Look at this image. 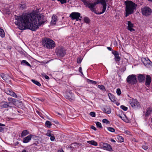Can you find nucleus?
Instances as JSON below:
<instances>
[{
    "mask_svg": "<svg viewBox=\"0 0 152 152\" xmlns=\"http://www.w3.org/2000/svg\"><path fill=\"white\" fill-rule=\"evenodd\" d=\"M105 150L109 151H113L111 146L107 143H105Z\"/></svg>",
    "mask_w": 152,
    "mask_h": 152,
    "instance_id": "23",
    "label": "nucleus"
},
{
    "mask_svg": "<svg viewBox=\"0 0 152 152\" xmlns=\"http://www.w3.org/2000/svg\"><path fill=\"white\" fill-rule=\"evenodd\" d=\"M142 147L143 149L145 150H146L148 149V147L146 145H143Z\"/></svg>",
    "mask_w": 152,
    "mask_h": 152,
    "instance_id": "45",
    "label": "nucleus"
},
{
    "mask_svg": "<svg viewBox=\"0 0 152 152\" xmlns=\"http://www.w3.org/2000/svg\"><path fill=\"white\" fill-rule=\"evenodd\" d=\"M109 97L111 101L112 102H114L116 100L115 96L110 93L108 94Z\"/></svg>",
    "mask_w": 152,
    "mask_h": 152,
    "instance_id": "25",
    "label": "nucleus"
},
{
    "mask_svg": "<svg viewBox=\"0 0 152 152\" xmlns=\"http://www.w3.org/2000/svg\"><path fill=\"white\" fill-rule=\"evenodd\" d=\"M79 71L80 72L82 75H83V73L82 72V69L81 67H80L79 68Z\"/></svg>",
    "mask_w": 152,
    "mask_h": 152,
    "instance_id": "52",
    "label": "nucleus"
},
{
    "mask_svg": "<svg viewBox=\"0 0 152 152\" xmlns=\"http://www.w3.org/2000/svg\"><path fill=\"white\" fill-rule=\"evenodd\" d=\"M90 115L92 117H95L96 116L95 113L94 112H91L90 113Z\"/></svg>",
    "mask_w": 152,
    "mask_h": 152,
    "instance_id": "40",
    "label": "nucleus"
},
{
    "mask_svg": "<svg viewBox=\"0 0 152 152\" xmlns=\"http://www.w3.org/2000/svg\"><path fill=\"white\" fill-rule=\"evenodd\" d=\"M124 115V117L121 116L120 114H119L118 115V116L120 118H121L122 120L123 121H125V118H126V117L125 115Z\"/></svg>",
    "mask_w": 152,
    "mask_h": 152,
    "instance_id": "37",
    "label": "nucleus"
},
{
    "mask_svg": "<svg viewBox=\"0 0 152 152\" xmlns=\"http://www.w3.org/2000/svg\"><path fill=\"white\" fill-rule=\"evenodd\" d=\"M55 139V137L53 135V134L50 137V140L51 141H54Z\"/></svg>",
    "mask_w": 152,
    "mask_h": 152,
    "instance_id": "49",
    "label": "nucleus"
},
{
    "mask_svg": "<svg viewBox=\"0 0 152 152\" xmlns=\"http://www.w3.org/2000/svg\"><path fill=\"white\" fill-rule=\"evenodd\" d=\"M105 126L107 128V130L110 132H113L115 131V129L112 127L106 126Z\"/></svg>",
    "mask_w": 152,
    "mask_h": 152,
    "instance_id": "32",
    "label": "nucleus"
},
{
    "mask_svg": "<svg viewBox=\"0 0 152 152\" xmlns=\"http://www.w3.org/2000/svg\"><path fill=\"white\" fill-rule=\"evenodd\" d=\"M58 152H64L63 151H58Z\"/></svg>",
    "mask_w": 152,
    "mask_h": 152,
    "instance_id": "59",
    "label": "nucleus"
},
{
    "mask_svg": "<svg viewBox=\"0 0 152 152\" xmlns=\"http://www.w3.org/2000/svg\"><path fill=\"white\" fill-rule=\"evenodd\" d=\"M86 5L96 14H100L104 12V0H97L94 3L88 2Z\"/></svg>",
    "mask_w": 152,
    "mask_h": 152,
    "instance_id": "2",
    "label": "nucleus"
},
{
    "mask_svg": "<svg viewBox=\"0 0 152 152\" xmlns=\"http://www.w3.org/2000/svg\"><path fill=\"white\" fill-rule=\"evenodd\" d=\"M121 108L124 111H126L128 109L127 107L124 105H121Z\"/></svg>",
    "mask_w": 152,
    "mask_h": 152,
    "instance_id": "39",
    "label": "nucleus"
},
{
    "mask_svg": "<svg viewBox=\"0 0 152 152\" xmlns=\"http://www.w3.org/2000/svg\"><path fill=\"white\" fill-rule=\"evenodd\" d=\"M142 61L145 66L147 64L151 65L152 63L151 61L148 58H143L142 59Z\"/></svg>",
    "mask_w": 152,
    "mask_h": 152,
    "instance_id": "16",
    "label": "nucleus"
},
{
    "mask_svg": "<svg viewBox=\"0 0 152 152\" xmlns=\"http://www.w3.org/2000/svg\"><path fill=\"white\" fill-rule=\"evenodd\" d=\"M96 124L97 127L100 128H102V127L101 123L100 122H96Z\"/></svg>",
    "mask_w": 152,
    "mask_h": 152,
    "instance_id": "35",
    "label": "nucleus"
},
{
    "mask_svg": "<svg viewBox=\"0 0 152 152\" xmlns=\"http://www.w3.org/2000/svg\"><path fill=\"white\" fill-rule=\"evenodd\" d=\"M129 103L132 107L134 108H138L140 107V105L138 101L136 99H131Z\"/></svg>",
    "mask_w": 152,
    "mask_h": 152,
    "instance_id": "9",
    "label": "nucleus"
},
{
    "mask_svg": "<svg viewBox=\"0 0 152 152\" xmlns=\"http://www.w3.org/2000/svg\"><path fill=\"white\" fill-rule=\"evenodd\" d=\"M60 1L61 4H64L66 2V0H58Z\"/></svg>",
    "mask_w": 152,
    "mask_h": 152,
    "instance_id": "42",
    "label": "nucleus"
},
{
    "mask_svg": "<svg viewBox=\"0 0 152 152\" xmlns=\"http://www.w3.org/2000/svg\"><path fill=\"white\" fill-rule=\"evenodd\" d=\"M102 122L103 123H104V119H103V120H102Z\"/></svg>",
    "mask_w": 152,
    "mask_h": 152,
    "instance_id": "60",
    "label": "nucleus"
},
{
    "mask_svg": "<svg viewBox=\"0 0 152 152\" xmlns=\"http://www.w3.org/2000/svg\"><path fill=\"white\" fill-rule=\"evenodd\" d=\"M0 36L2 37H4L5 36V33L4 30L0 28Z\"/></svg>",
    "mask_w": 152,
    "mask_h": 152,
    "instance_id": "30",
    "label": "nucleus"
},
{
    "mask_svg": "<svg viewBox=\"0 0 152 152\" xmlns=\"http://www.w3.org/2000/svg\"><path fill=\"white\" fill-rule=\"evenodd\" d=\"M20 8L21 9H25L26 7V4L21 2L20 4Z\"/></svg>",
    "mask_w": 152,
    "mask_h": 152,
    "instance_id": "29",
    "label": "nucleus"
},
{
    "mask_svg": "<svg viewBox=\"0 0 152 152\" xmlns=\"http://www.w3.org/2000/svg\"><path fill=\"white\" fill-rule=\"evenodd\" d=\"M53 135V134L51 133L50 132H48L46 134V135L47 136L50 137Z\"/></svg>",
    "mask_w": 152,
    "mask_h": 152,
    "instance_id": "46",
    "label": "nucleus"
},
{
    "mask_svg": "<svg viewBox=\"0 0 152 152\" xmlns=\"http://www.w3.org/2000/svg\"><path fill=\"white\" fill-rule=\"evenodd\" d=\"M53 122L56 124H58V122L57 121H54Z\"/></svg>",
    "mask_w": 152,
    "mask_h": 152,
    "instance_id": "57",
    "label": "nucleus"
},
{
    "mask_svg": "<svg viewBox=\"0 0 152 152\" xmlns=\"http://www.w3.org/2000/svg\"><path fill=\"white\" fill-rule=\"evenodd\" d=\"M56 53L58 56L63 57L65 55L66 50L63 47H58L56 50Z\"/></svg>",
    "mask_w": 152,
    "mask_h": 152,
    "instance_id": "5",
    "label": "nucleus"
},
{
    "mask_svg": "<svg viewBox=\"0 0 152 152\" xmlns=\"http://www.w3.org/2000/svg\"><path fill=\"white\" fill-rule=\"evenodd\" d=\"M45 124L46 126L48 128H50L52 125L51 123L49 121H46Z\"/></svg>",
    "mask_w": 152,
    "mask_h": 152,
    "instance_id": "33",
    "label": "nucleus"
},
{
    "mask_svg": "<svg viewBox=\"0 0 152 152\" xmlns=\"http://www.w3.org/2000/svg\"><path fill=\"white\" fill-rule=\"evenodd\" d=\"M105 124H106V125L112 124H110V122L106 119H105Z\"/></svg>",
    "mask_w": 152,
    "mask_h": 152,
    "instance_id": "47",
    "label": "nucleus"
},
{
    "mask_svg": "<svg viewBox=\"0 0 152 152\" xmlns=\"http://www.w3.org/2000/svg\"><path fill=\"white\" fill-rule=\"evenodd\" d=\"M126 81L129 84L133 85L136 84L137 80L135 75L133 74L129 75L126 78Z\"/></svg>",
    "mask_w": 152,
    "mask_h": 152,
    "instance_id": "6",
    "label": "nucleus"
},
{
    "mask_svg": "<svg viewBox=\"0 0 152 152\" xmlns=\"http://www.w3.org/2000/svg\"><path fill=\"white\" fill-rule=\"evenodd\" d=\"M148 1L152 2V0H148Z\"/></svg>",
    "mask_w": 152,
    "mask_h": 152,
    "instance_id": "64",
    "label": "nucleus"
},
{
    "mask_svg": "<svg viewBox=\"0 0 152 152\" xmlns=\"http://www.w3.org/2000/svg\"><path fill=\"white\" fill-rule=\"evenodd\" d=\"M152 111V109L151 108H148L146 110V112L145 113V117L148 116L149 115H150Z\"/></svg>",
    "mask_w": 152,
    "mask_h": 152,
    "instance_id": "24",
    "label": "nucleus"
},
{
    "mask_svg": "<svg viewBox=\"0 0 152 152\" xmlns=\"http://www.w3.org/2000/svg\"><path fill=\"white\" fill-rule=\"evenodd\" d=\"M82 59L81 58H78L77 60V62L78 64H80L81 62Z\"/></svg>",
    "mask_w": 152,
    "mask_h": 152,
    "instance_id": "48",
    "label": "nucleus"
},
{
    "mask_svg": "<svg viewBox=\"0 0 152 152\" xmlns=\"http://www.w3.org/2000/svg\"><path fill=\"white\" fill-rule=\"evenodd\" d=\"M151 79L150 76L146 75V77L145 85L146 86H149L150 84Z\"/></svg>",
    "mask_w": 152,
    "mask_h": 152,
    "instance_id": "17",
    "label": "nucleus"
},
{
    "mask_svg": "<svg viewBox=\"0 0 152 152\" xmlns=\"http://www.w3.org/2000/svg\"><path fill=\"white\" fill-rule=\"evenodd\" d=\"M106 3L105 2V10L106 9Z\"/></svg>",
    "mask_w": 152,
    "mask_h": 152,
    "instance_id": "61",
    "label": "nucleus"
},
{
    "mask_svg": "<svg viewBox=\"0 0 152 152\" xmlns=\"http://www.w3.org/2000/svg\"><path fill=\"white\" fill-rule=\"evenodd\" d=\"M142 13L143 15L148 16L150 15L151 12V10L149 7H145L141 9Z\"/></svg>",
    "mask_w": 152,
    "mask_h": 152,
    "instance_id": "8",
    "label": "nucleus"
},
{
    "mask_svg": "<svg viewBox=\"0 0 152 152\" xmlns=\"http://www.w3.org/2000/svg\"><path fill=\"white\" fill-rule=\"evenodd\" d=\"M118 140L121 142H124V138L123 137L121 136H119L118 137Z\"/></svg>",
    "mask_w": 152,
    "mask_h": 152,
    "instance_id": "36",
    "label": "nucleus"
},
{
    "mask_svg": "<svg viewBox=\"0 0 152 152\" xmlns=\"http://www.w3.org/2000/svg\"><path fill=\"white\" fill-rule=\"evenodd\" d=\"M115 58V61H119L121 60V57L119 56L118 53L116 51H114L112 52Z\"/></svg>",
    "mask_w": 152,
    "mask_h": 152,
    "instance_id": "14",
    "label": "nucleus"
},
{
    "mask_svg": "<svg viewBox=\"0 0 152 152\" xmlns=\"http://www.w3.org/2000/svg\"><path fill=\"white\" fill-rule=\"evenodd\" d=\"M42 44L45 48L49 49L53 48L56 45L55 43L53 41L47 37H45L42 39Z\"/></svg>",
    "mask_w": 152,
    "mask_h": 152,
    "instance_id": "4",
    "label": "nucleus"
},
{
    "mask_svg": "<svg viewBox=\"0 0 152 152\" xmlns=\"http://www.w3.org/2000/svg\"><path fill=\"white\" fill-rule=\"evenodd\" d=\"M111 112V110L110 108L109 107H106L105 109V113L107 114H110Z\"/></svg>",
    "mask_w": 152,
    "mask_h": 152,
    "instance_id": "28",
    "label": "nucleus"
},
{
    "mask_svg": "<svg viewBox=\"0 0 152 152\" xmlns=\"http://www.w3.org/2000/svg\"><path fill=\"white\" fill-rule=\"evenodd\" d=\"M7 99L10 105L12 104H15L17 100L15 99L9 97Z\"/></svg>",
    "mask_w": 152,
    "mask_h": 152,
    "instance_id": "19",
    "label": "nucleus"
},
{
    "mask_svg": "<svg viewBox=\"0 0 152 152\" xmlns=\"http://www.w3.org/2000/svg\"><path fill=\"white\" fill-rule=\"evenodd\" d=\"M57 20V17L56 15H53L52 17L51 23L52 24L55 25L56 24Z\"/></svg>",
    "mask_w": 152,
    "mask_h": 152,
    "instance_id": "21",
    "label": "nucleus"
},
{
    "mask_svg": "<svg viewBox=\"0 0 152 152\" xmlns=\"http://www.w3.org/2000/svg\"><path fill=\"white\" fill-rule=\"evenodd\" d=\"M88 81L91 83L92 84H96V82L91 80H88Z\"/></svg>",
    "mask_w": 152,
    "mask_h": 152,
    "instance_id": "41",
    "label": "nucleus"
},
{
    "mask_svg": "<svg viewBox=\"0 0 152 152\" xmlns=\"http://www.w3.org/2000/svg\"><path fill=\"white\" fill-rule=\"evenodd\" d=\"M126 5L125 9V17L133 14L136 10L137 5L131 1L127 0L124 2Z\"/></svg>",
    "mask_w": 152,
    "mask_h": 152,
    "instance_id": "3",
    "label": "nucleus"
},
{
    "mask_svg": "<svg viewBox=\"0 0 152 152\" xmlns=\"http://www.w3.org/2000/svg\"><path fill=\"white\" fill-rule=\"evenodd\" d=\"M31 81L35 84L38 86H41V84L38 81L34 80H32Z\"/></svg>",
    "mask_w": 152,
    "mask_h": 152,
    "instance_id": "31",
    "label": "nucleus"
},
{
    "mask_svg": "<svg viewBox=\"0 0 152 152\" xmlns=\"http://www.w3.org/2000/svg\"><path fill=\"white\" fill-rule=\"evenodd\" d=\"M84 20L85 22L87 23H88L90 22L89 18L87 17H86L84 18Z\"/></svg>",
    "mask_w": 152,
    "mask_h": 152,
    "instance_id": "34",
    "label": "nucleus"
},
{
    "mask_svg": "<svg viewBox=\"0 0 152 152\" xmlns=\"http://www.w3.org/2000/svg\"><path fill=\"white\" fill-rule=\"evenodd\" d=\"M37 137H38L36 136H34L32 134H30L27 137H24L22 140L23 142V143H26L28 142L31 140L32 138Z\"/></svg>",
    "mask_w": 152,
    "mask_h": 152,
    "instance_id": "10",
    "label": "nucleus"
},
{
    "mask_svg": "<svg viewBox=\"0 0 152 152\" xmlns=\"http://www.w3.org/2000/svg\"><path fill=\"white\" fill-rule=\"evenodd\" d=\"M37 145V144H36V143H34L32 145Z\"/></svg>",
    "mask_w": 152,
    "mask_h": 152,
    "instance_id": "63",
    "label": "nucleus"
},
{
    "mask_svg": "<svg viewBox=\"0 0 152 152\" xmlns=\"http://www.w3.org/2000/svg\"><path fill=\"white\" fill-rule=\"evenodd\" d=\"M22 152H26V150H23Z\"/></svg>",
    "mask_w": 152,
    "mask_h": 152,
    "instance_id": "58",
    "label": "nucleus"
},
{
    "mask_svg": "<svg viewBox=\"0 0 152 152\" xmlns=\"http://www.w3.org/2000/svg\"><path fill=\"white\" fill-rule=\"evenodd\" d=\"M116 93L118 95H120L121 94V89L119 88L117 89L116 90Z\"/></svg>",
    "mask_w": 152,
    "mask_h": 152,
    "instance_id": "38",
    "label": "nucleus"
},
{
    "mask_svg": "<svg viewBox=\"0 0 152 152\" xmlns=\"http://www.w3.org/2000/svg\"><path fill=\"white\" fill-rule=\"evenodd\" d=\"M138 80L139 82H144L145 80V77L142 75L140 74L138 76Z\"/></svg>",
    "mask_w": 152,
    "mask_h": 152,
    "instance_id": "20",
    "label": "nucleus"
},
{
    "mask_svg": "<svg viewBox=\"0 0 152 152\" xmlns=\"http://www.w3.org/2000/svg\"><path fill=\"white\" fill-rule=\"evenodd\" d=\"M82 2H83L86 5L87 3L88 2L86 0H81Z\"/></svg>",
    "mask_w": 152,
    "mask_h": 152,
    "instance_id": "51",
    "label": "nucleus"
},
{
    "mask_svg": "<svg viewBox=\"0 0 152 152\" xmlns=\"http://www.w3.org/2000/svg\"><path fill=\"white\" fill-rule=\"evenodd\" d=\"M111 141L112 142H115V140H114L113 139H111Z\"/></svg>",
    "mask_w": 152,
    "mask_h": 152,
    "instance_id": "55",
    "label": "nucleus"
},
{
    "mask_svg": "<svg viewBox=\"0 0 152 152\" xmlns=\"http://www.w3.org/2000/svg\"><path fill=\"white\" fill-rule=\"evenodd\" d=\"M125 132L126 134H129L130 133V132L128 131H126Z\"/></svg>",
    "mask_w": 152,
    "mask_h": 152,
    "instance_id": "56",
    "label": "nucleus"
},
{
    "mask_svg": "<svg viewBox=\"0 0 152 152\" xmlns=\"http://www.w3.org/2000/svg\"><path fill=\"white\" fill-rule=\"evenodd\" d=\"M21 64L22 65H26L28 66H29L30 67H31V65L26 60H22L21 63Z\"/></svg>",
    "mask_w": 152,
    "mask_h": 152,
    "instance_id": "26",
    "label": "nucleus"
},
{
    "mask_svg": "<svg viewBox=\"0 0 152 152\" xmlns=\"http://www.w3.org/2000/svg\"><path fill=\"white\" fill-rule=\"evenodd\" d=\"M70 17L72 20H76L77 21L79 20L80 21L81 20L82 17L80 16V14L78 12H72L70 15Z\"/></svg>",
    "mask_w": 152,
    "mask_h": 152,
    "instance_id": "7",
    "label": "nucleus"
},
{
    "mask_svg": "<svg viewBox=\"0 0 152 152\" xmlns=\"http://www.w3.org/2000/svg\"><path fill=\"white\" fill-rule=\"evenodd\" d=\"M98 87L100 89L104 90V87L102 85H98Z\"/></svg>",
    "mask_w": 152,
    "mask_h": 152,
    "instance_id": "44",
    "label": "nucleus"
},
{
    "mask_svg": "<svg viewBox=\"0 0 152 152\" xmlns=\"http://www.w3.org/2000/svg\"><path fill=\"white\" fill-rule=\"evenodd\" d=\"M107 48L109 50H110V51H113V49H112V48L110 47H107Z\"/></svg>",
    "mask_w": 152,
    "mask_h": 152,
    "instance_id": "54",
    "label": "nucleus"
},
{
    "mask_svg": "<svg viewBox=\"0 0 152 152\" xmlns=\"http://www.w3.org/2000/svg\"><path fill=\"white\" fill-rule=\"evenodd\" d=\"M91 128L92 129L94 130L95 131H96V128L93 126H91Z\"/></svg>",
    "mask_w": 152,
    "mask_h": 152,
    "instance_id": "53",
    "label": "nucleus"
},
{
    "mask_svg": "<svg viewBox=\"0 0 152 152\" xmlns=\"http://www.w3.org/2000/svg\"><path fill=\"white\" fill-rule=\"evenodd\" d=\"M1 76L4 80L6 81L10 78L9 76L7 75L4 73L1 74Z\"/></svg>",
    "mask_w": 152,
    "mask_h": 152,
    "instance_id": "22",
    "label": "nucleus"
},
{
    "mask_svg": "<svg viewBox=\"0 0 152 152\" xmlns=\"http://www.w3.org/2000/svg\"><path fill=\"white\" fill-rule=\"evenodd\" d=\"M16 20L15 24L20 27V30L29 29L32 31H36L39 26L44 23L46 19L42 14H36L35 13L14 16Z\"/></svg>",
    "mask_w": 152,
    "mask_h": 152,
    "instance_id": "1",
    "label": "nucleus"
},
{
    "mask_svg": "<svg viewBox=\"0 0 152 152\" xmlns=\"http://www.w3.org/2000/svg\"><path fill=\"white\" fill-rule=\"evenodd\" d=\"M65 97L66 99L71 101H74L75 99L74 95L71 91H70L67 94Z\"/></svg>",
    "mask_w": 152,
    "mask_h": 152,
    "instance_id": "11",
    "label": "nucleus"
},
{
    "mask_svg": "<svg viewBox=\"0 0 152 152\" xmlns=\"http://www.w3.org/2000/svg\"><path fill=\"white\" fill-rule=\"evenodd\" d=\"M42 75L43 76V77H44L46 79H49V77L48 75H46L44 74V75Z\"/></svg>",
    "mask_w": 152,
    "mask_h": 152,
    "instance_id": "50",
    "label": "nucleus"
},
{
    "mask_svg": "<svg viewBox=\"0 0 152 152\" xmlns=\"http://www.w3.org/2000/svg\"><path fill=\"white\" fill-rule=\"evenodd\" d=\"M0 106L3 108H11L12 106L10 105L8 102L3 101L0 103Z\"/></svg>",
    "mask_w": 152,
    "mask_h": 152,
    "instance_id": "12",
    "label": "nucleus"
},
{
    "mask_svg": "<svg viewBox=\"0 0 152 152\" xmlns=\"http://www.w3.org/2000/svg\"><path fill=\"white\" fill-rule=\"evenodd\" d=\"M75 143H73V144H71V145H72V146L73 145H74V146H75Z\"/></svg>",
    "mask_w": 152,
    "mask_h": 152,
    "instance_id": "62",
    "label": "nucleus"
},
{
    "mask_svg": "<svg viewBox=\"0 0 152 152\" xmlns=\"http://www.w3.org/2000/svg\"><path fill=\"white\" fill-rule=\"evenodd\" d=\"M87 142L88 143L91 144L94 146H96L98 145L97 143L94 140L88 141Z\"/></svg>",
    "mask_w": 152,
    "mask_h": 152,
    "instance_id": "27",
    "label": "nucleus"
},
{
    "mask_svg": "<svg viewBox=\"0 0 152 152\" xmlns=\"http://www.w3.org/2000/svg\"><path fill=\"white\" fill-rule=\"evenodd\" d=\"M128 25V29L130 31H134L135 30L133 28L134 27L133 24L132 23V22L129 21H127Z\"/></svg>",
    "mask_w": 152,
    "mask_h": 152,
    "instance_id": "15",
    "label": "nucleus"
},
{
    "mask_svg": "<svg viewBox=\"0 0 152 152\" xmlns=\"http://www.w3.org/2000/svg\"><path fill=\"white\" fill-rule=\"evenodd\" d=\"M5 92L7 94L13 97H17V96L16 94L12 91L9 89H6L5 90Z\"/></svg>",
    "mask_w": 152,
    "mask_h": 152,
    "instance_id": "13",
    "label": "nucleus"
},
{
    "mask_svg": "<svg viewBox=\"0 0 152 152\" xmlns=\"http://www.w3.org/2000/svg\"><path fill=\"white\" fill-rule=\"evenodd\" d=\"M29 133V132L27 130H24L22 131L21 134L19 135V137H23Z\"/></svg>",
    "mask_w": 152,
    "mask_h": 152,
    "instance_id": "18",
    "label": "nucleus"
},
{
    "mask_svg": "<svg viewBox=\"0 0 152 152\" xmlns=\"http://www.w3.org/2000/svg\"><path fill=\"white\" fill-rule=\"evenodd\" d=\"M5 125L1 123H0V132H1L2 130H3V129L1 127V126H4Z\"/></svg>",
    "mask_w": 152,
    "mask_h": 152,
    "instance_id": "43",
    "label": "nucleus"
}]
</instances>
